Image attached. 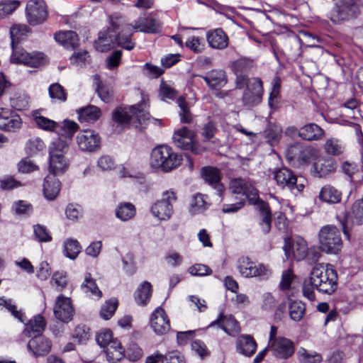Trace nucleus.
<instances>
[{"instance_id": "64", "label": "nucleus", "mask_w": 363, "mask_h": 363, "mask_svg": "<svg viewBox=\"0 0 363 363\" xmlns=\"http://www.w3.org/2000/svg\"><path fill=\"white\" fill-rule=\"evenodd\" d=\"M73 338L79 343H84L89 338V329L85 325H78L75 328Z\"/></svg>"}, {"instance_id": "60", "label": "nucleus", "mask_w": 363, "mask_h": 363, "mask_svg": "<svg viewBox=\"0 0 363 363\" xmlns=\"http://www.w3.org/2000/svg\"><path fill=\"white\" fill-rule=\"evenodd\" d=\"M252 67V61L247 59H239L233 65L235 74H245Z\"/></svg>"}, {"instance_id": "31", "label": "nucleus", "mask_w": 363, "mask_h": 363, "mask_svg": "<svg viewBox=\"0 0 363 363\" xmlns=\"http://www.w3.org/2000/svg\"><path fill=\"white\" fill-rule=\"evenodd\" d=\"M152 294V286L149 281L143 282L135 293V300L138 305L144 306L150 301Z\"/></svg>"}, {"instance_id": "19", "label": "nucleus", "mask_w": 363, "mask_h": 363, "mask_svg": "<svg viewBox=\"0 0 363 363\" xmlns=\"http://www.w3.org/2000/svg\"><path fill=\"white\" fill-rule=\"evenodd\" d=\"M218 325L219 328L223 330L230 336L238 335L241 330L239 323L232 315H223L220 313L218 318L210 324V327Z\"/></svg>"}, {"instance_id": "6", "label": "nucleus", "mask_w": 363, "mask_h": 363, "mask_svg": "<svg viewBox=\"0 0 363 363\" xmlns=\"http://www.w3.org/2000/svg\"><path fill=\"white\" fill-rule=\"evenodd\" d=\"M318 242L322 252L327 254H337L342 244L340 230L331 225L322 227L318 233Z\"/></svg>"}, {"instance_id": "57", "label": "nucleus", "mask_w": 363, "mask_h": 363, "mask_svg": "<svg viewBox=\"0 0 363 363\" xmlns=\"http://www.w3.org/2000/svg\"><path fill=\"white\" fill-rule=\"evenodd\" d=\"M0 306L5 307L13 314L16 318L18 319L21 322L23 323L25 321L24 315L21 311H18L16 310V306L13 303L12 300L0 298Z\"/></svg>"}, {"instance_id": "26", "label": "nucleus", "mask_w": 363, "mask_h": 363, "mask_svg": "<svg viewBox=\"0 0 363 363\" xmlns=\"http://www.w3.org/2000/svg\"><path fill=\"white\" fill-rule=\"evenodd\" d=\"M292 248L294 257L297 260L303 259L308 253V245L306 240L301 237L294 238L291 246V244L285 243L284 250L287 257L289 256V250Z\"/></svg>"}, {"instance_id": "61", "label": "nucleus", "mask_w": 363, "mask_h": 363, "mask_svg": "<svg viewBox=\"0 0 363 363\" xmlns=\"http://www.w3.org/2000/svg\"><path fill=\"white\" fill-rule=\"evenodd\" d=\"M114 340H118L113 337V333L110 330H104L100 332L96 336V342L101 347L106 348L110 343Z\"/></svg>"}, {"instance_id": "24", "label": "nucleus", "mask_w": 363, "mask_h": 363, "mask_svg": "<svg viewBox=\"0 0 363 363\" xmlns=\"http://www.w3.org/2000/svg\"><path fill=\"white\" fill-rule=\"evenodd\" d=\"M206 39L209 46L213 49L223 50L229 43L228 36L221 28L209 30Z\"/></svg>"}, {"instance_id": "4", "label": "nucleus", "mask_w": 363, "mask_h": 363, "mask_svg": "<svg viewBox=\"0 0 363 363\" xmlns=\"http://www.w3.org/2000/svg\"><path fill=\"white\" fill-rule=\"evenodd\" d=\"M183 160L182 155L173 150L167 145H161L152 150L150 166L164 172H169L177 168Z\"/></svg>"}, {"instance_id": "46", "label": "nucleus", "mask_w": 363, "mask_h": 363, "mask_svg": "<svg viewBox=\"0 0 363 363\" xmlns=\"http://www.w3.org/2000/svg\"><path fill=\"white\" fill-rule=\"evenodd\" d=\"M318 156V150L311 146H301V150L298 158L300 164H308L312 160H316Z\"/></svg>"}, {"instance_id": "13", "label": "nucleus", "mask_w": 363, "mask_h": 363, "mask_svg": "<svg viewBox=\"0 0 363 363\" xmlns=\"http://www.w3.org/2000/svg\"><path fill=\"white\" fill-rule=\"evenodd\" d=\"M28 22L32 26L43 23L48 18V10L43 0H30L26 8Z\"/></svg>"}, {"instance_id": "51", "label": "nucleus", "mask_w": 363, "mask_h": 363, "mask_svg": "<svg viewBox=\"0 0 363 363\" xmlns=\"http://www.w3.org/2000/svg\"><path fill=\"white\" fill-rule=\"evenodd\" d=\"M141 96L140 103L129 107L132 113H143L148 111L149 96L142 90H139Z\"/></svg>"}, {"instance_id": "5", "label": "nucleus", "mask_w": 363, "mask_h": 363, "mask_svg": "<svg viewBox=\"0 0 363 363\" xmlns=\"http://www.w3.org/2000/svg\"><path fill=\"white\" fill-rule=\"evenodd\" d=\"M68 145L62 138L55 140L49 146V172L50 175L63 174L69 167V160L65 156Z\"/></svg>"}, {"instance_id": "40", "label": "nucleus", "mask_w": 363, "mask_h": 363, "mask_svg": "<svg viewBox=\"0 0 363 363\" xmlns=\"http://www.w3.org/2000/svg\"><path fill=\"white\" fill-rule=\"evenodd\" d=\"M135 208L128 202L121 203L116 210V216L121 220L126 221L133 218L135 215Z\"/></svg>"}, {"instance_id": "22", "label": "nucleus", "mask_w": 363, "mask_h": 363, "mask_svg": "<svg viewBox=\"0 0 363 363\" xmlns=\"http://www.w3.org/2000/svg\"><path fill=\"white\" fill-rule=\"evenodd\" d=\"M51 347V342L43 335L35 336L28 343V350L35 357L46 355L50 351Z\"/></svg>"}, {"instance_id": "14", "label": "nucleus", "mask_w": 363, "mask_h": 363, "mask_svg": "<svg viewBox=\"0 0 363 363\" xmlns=\"http://www.w3.org/2000/svg\"><path fill=\"white\" fill-rule=\"evenodd\" d=\"M359 12V4L354 0H343L342 4L331 14V20L336 23H340L357 17Z\"/></svg>"}, {"instance_id": "27", "label": "nucleus", "mask_w": 363, "mask_h": 363, "mask_svg": "<svg viewBox=\"0 0 363 363\" xmlns=\"http://www.w3.org/2000/svg\"><path fill=\"white\" fill-rule=\"evenodd\" d=\"M201 77L212 89L223 87L228 82L225 72L222 69H213L205 76H201Z\"/></svg>"}, {"instance_id": "37", "label": "nucleus", "mask_w": 363, "mask_h": 363, "mask_svg": "<svg viewBox=\"0 0 363 363\" xmlns=\"http://www.w3.org/2000/svg\"><path fill=\"white\" fill-rule=\"evenodd\" d=\"M281 79L275 77L272 82V90L269 97V106L272 111H277L280 101Z\"/></svg>"}, {"instance_id": "8", "label": "nucleus", "mask_w": 363, "mask_h": 363, "mask_svg": "<svg viewBox=\"0 0 363 363\" xmlns=\"http://www.w3.org/2000/svg\"><path fill=\"white\" fill-rule=\"evenodd\" d=\"M13 49L11 55V62L15 64H23L31 67H38L47 62L46 57L43 52H27L24 49L11 46Z\"/></svg>"}, {"instance_id": "55", "label": "nucleus", "mask_w": 363, "mask_h": 363, "mask_svg": "<svg viewBox=\"0 0 363 363\" xmlns=\"http://www.w3.org/2000/svg\"><path fill=\"white\" fill-rule=\"evenodd\" d=\"M178 95V92L174 88L162 82L159 89V96L163 101L173 100Z\"/></svg>"}, {"instance_id": "48", "label": "nucleus", "mask_w": 363, "mask_h": 363, "mask_svg": "<svg viewBox=\"0 0 363 363\" xmlns=\"http://www.w3.org/2000/svg\"><path fill=\"white\" fill-rule=\"evenodd\" d=\"M118 301L115 298H111L106 301L100 310V316L104 320L110 319L114 314L118 308Z\"/></svg>"}, {"instance_id": "11", "label": "nucleus", "mask_w": 363, "mask_h": 363, "mask_svg": "<svg viewBox=\"0 0 363 363\" xmlns=\"http://www.w3.org/2000/svg\"><path fill=\"white\" fill-rule=\"evenodd\" d=\"M76 143L80 150L92 152L100 149L101 138L94 130L86 129L77 135Z\"/></svg>"}, {"instance_id": "16", "label": "nucleus", "mask_w": 363, "mask_h": 363, "mask_svg": "<svg viewBox=\"0 0 363 363\" xmlns=\"http://www.w3.org/2000/svg\"><path fill=\"white\" fill-rule=\"evenodd\" d=\"M264 93L263 84L259 78H252L247 84V87L242 96L243 103L247 106L258 104Z\"/></svg>"}, {"instance_id": "9", "label": "nucleus", "mask_w": 363, "mask_h": 363, "mask_svg": "<svg viewBox=\"0 0 363 363\" xmlns=\"http://www.w3.org/2000/svg\"><path fill=\"white\" fill-rule=\"evenodd\" d=\"M150 120L147 115H113L112 127L116 133H120L127 126L135 128H145Z\"/></svg>"}, {"instance_id": "50", "label": "nucleus", "mask_w": 363, "mask_h": 363, "mask_svg": "<svg viewBox=\"0 0 363 363\" xmlns=\"http://www.w3.org/2000/svg\"><path fill=\"white\" fill-rule=\"evenodd\" d=\"M298 359L301 363H320L322 357L317 352H309L302 348L298 352Z\"/></svg>"}, {"instance_id": "35", "label": "nucleus", "mask_w": 363, "mask_h": 363, "mask_svg": "<svg viewBox=\"0 0 363 363\" xmlns=\"http://www.w3.org/2000/svg\"><path fill=\"white\" fill-rule=\"evenodd\" d=\"M123 26H121L120 28L116 29L112 26L114 30H119L118 35L115 37L114 43L119 47L131 50L135 45L131 38L133 33H128V30H123Z\"/></svg>"}, {"instance_id": "30", "label": "nucleus", "mask_w": 363, "mask_h": 363, "mask_svg": "<svg viewBox=\"0 0 363 363\" xmlns=\"http://www.w3.org/2000/svg\"><path fill=\"white\" fill-rule=\"evenodd\" d=\"M298 135L306 140H318L323 138L324 130L315 123H309L300 128Z\"/></svg>"}, {"instance_id": "36", "label": "nucleus", "mask_w": 363, "mask_h": 363, "mask_svg": "<svg viewBox=\"0 0 363 363\" xmlns=\"http://www.w3.org/2000/svg\"><path fill=\"white\" fill-rule=\"evenodd\" d=\"M21 123L20 115H0V129L2 130L14 131L21 127Z\"/></svg>"}, {"instance_id": "53", "label": "nucleus", "mask_w": 363, "mask_h": 363, "mask_svg": "<svg viewBox=\"0 0 363 363\" xmlns=\"http://www.w3.org/2000/svg\"><path fill=\"white\" fill-rule=\"evenodd\" d=\"M29 32V28L23 24H17L13 26L10 29V35L11 38V46L18 43L21 38Z\"/></svg>"}, {"instance_id": "3", "label": "nucleus", "mask_w": 363, "mask_h": 363, "mask_svg": "<svg viewBox=\"0 0 363 363\" xmlns=\"http://www.w3.org/2000/svg\"><path fill=\"white\" fill-rule=\"evenodd\" d=\"M110 23L116 29L123 26V30H128L130 33L134 32L156 33L161 30L160 21L152 16L140 17L133 24L127 23L125 17L121 13H115L110 16Z\"/></svg>"}, {"instance_id": "28", "label": "nucleus", "mask_w": 363, "mask_h": 363, "mask_svg": "<svg viewBox=\"0 0 363 363\" xmlns=\"http://www.w3.org/2000/svg\"><path fill=\"white\" fill-rule=\"evenodd\" d=\"M61 189V184L56 176L48 175L43 183V194L48 200H54L59 194Z\"/></svg>"}, {"instance_id": "29", "label": "nucleus", "mask_w": 363, "mask_h": 363, "mask_svg": "<svg viewBox=\"0 0 363 363\" xmlns=\"http://www.w3.org/2000/svg\"><path fill=\"white\" fill-rule=\"evenodd\" d=\"M55 39L67 49H74L79 45V37L72 30L57 32L55 34Z\"/></svg>"}, {"instance_id": "21", "label": "nucleus", "mask_w": 363, "mask_h": 363, "mask_svg": "<svg viewBox=\"0 0 363 363\" xmlns=\"http://www.w3.org/2000/svg\"><path fill=\"white\" fill-rule=\"evenodd\" d=\"M201 175L205 182L213 186L218 191V194L221 196L224 186L220 183L221 174L220 170L212 167H204L202 168Z\"/></svg>"}, {"instance_id": "42", "label": "nucleus", "mask_w": 363, "mask_h": 363, "mask_svg": "<svg viewBox=\"0 0 363 363\" xmlns=\"http://www.w3.org/2000/svg\"><path fill=\"white\" fill-rule=\"evenodd\" d=\"M45 327V320L43 316L38 315L31 319L26 325L25 331L30 335L32 333H41Z\"/></svg>"}, {"instance_id": "25", "label": "nucleus", "mask_w": 363, "mask_h": 363, "mask_svg": "<svg viewBox=\"0 0 363 363\" xmlns=\"http://www.w3.org/2000/svg\"><path fill=\"white\" fill-rule=\"evenodd\" d=\"M313 167L316 175L321 178L333 173L336 169V163L333 158L318 156Z\"/></svg>"}, {"instance_id": "41", "label": "nucleus", "mask_w": 363, "mask_h": 363, "mask_svg": "<svg viewBox=\"0 0 363 363\" xmlns=\"http://www.w3.org/2000/svg\"><path fill=\"white\" fill-rule=\"evenodd\" d=\"M114 43L111 34L100 32L98 39L95 41V48L97 50L104 52L109 50Z\"/></svg>"}, {"instance_id": "54", "label": "nucleus", "mask_w": 363, "mask_h": 363, "mask_svg": "<svg viewBox=\"0 0 363 363\" xmlns=\"http://www.w3.org/2000/svg\"><path fill=\"white\" fill-rule=\"evenodd\" d=\"M19 5L20 1L17 0H8L0 2V19L12 13Z\"/></svg>"}, {"instance_id": "47", "label": "nucleus", "mask_w": 363, "mask_h": 363, "mask_svg": "<svg viewBox=\"0 0 363 363\" xmlns=\"http://www.w3.org/2000/svg\"><path fill=\"white\" fill-rule=\"evenodd\" d=\"M45 148V143L38 137L29 139L25 147L26 153L29 155H35L39 152L43 151Z\"/></svg>"}, {"instance_id": "62", "label": "nucleus", "mask_w": 363, "mask_h": 363, "mask_svg": "<svg viewBox=\"0 0 363 363\" xmlns=\"http://www.w3.org/2000/svg\"><path fill=\"white\" fill-rule=\"evenodd\" d=\"M33 230L35 238L40 242H50L52 240V237L48 229L40 224L35 225L33 226Z\"/></svg>"}, {"instance_id": "45", "label": "nucleus", "mask_w": 363, "mask_h": 363, "mask_svg": "<svg viewBox=\"0 0 363 363\" xmlns=\"http://www.w3.org/2000/svg\"><path fill=\"white\" fill-rule=\"evenodd\" d=\"M79 128L77 123L70 120H64L60 125L59 135L65 138L72 139Z\"/></svg>"}, {"instance_id": "59", "label": "nucleus", "mask_w": 363, "mask_h": 363, "mask_svg": "<svg viewBox=\"0 0 363 363\" xmlns=\"http://www.w3.org/2000/svg\"><path fill=\"white\" fill-rule=\"evenodd\" d=\"M34 121L39 128L45 130L52 131L57 126L55 121L42 116L34 117Z\"/></svg>"}, {"instance_id": "17", "label": "nucleus", "mask_w": 363, "mask_h": 363, "mask_svg": "<svg viewBox=\"0 0 363 363\" xmlns=\"http://www.w3.org/2000/svg\"><path fill=\"white\" fill-rule=\"evenodd\" d=\"M267 348L273 356L279 359H287L294 353V342L284 337L279 336L278 339L268 343Z\"/></svg>"}, {"instance_id": "15", "label": "nucleus", "mask_w": 363, "mask_h": 363, "mask_svg": "<svg viewBox=\"0 0 363 363\" xmlns=\"http://www.w3.org/2000/svg\"><path fill=\"white\" fill-rule=\"evenodd\" d=\"M150 325L153 332L157 335H164L170 330L169 318L162 307L156 308L152 313L150 318Z\"/></svg>"}, {"instance_id": "52", "label": "nucleus", "mask_w": 363, "mask_h": 363, "mask_svg": "<svg viewBox=\"0 0 363 363\" xmlns=\"http://www.w3.org/2000/svg\"><path fill=\"white\" fill-rule=\"evenodd\" d=\"M70 62L73 65L82 67L90 63L91 57L86 50H81L72 54Z\"/></svg>"}, {"instance_id": "32", "label": "nucleus", "mask_w": 363, "mask_h": 363, "mask_svg": "<svg viewBox=\"0 0 363 363\" xmlns=\"http://www.w3.org/2000/svg\"><path fill=\"white\" fill-rule=\"evenodd\" d=\"M210 201L206 195L196 194L192 196L189 211L191 214H199L203 213L210 206Z\"/></svg>"}, {"instance_id": "2", "label": "nucleus", "mask_w": 363, "mask_h": 363, "mask_svg": "<svg viewBox=\"0 0 363 363\" xmlns=\"http://www.w3.org/2000/svg\"><path fill=\"white\" fill-rule=\"evenodd\" d=\"M230 189L233 194L240 195V198L248 199L252 203H256L259 211V225L264 233H268L272 227V213L269 205L259 200L258 191L253 184L245 179H233L230 182Z\"/></svg>"}, {"instance_id": "58", "label": "nucleus", "mask_w": 363, "mask_h": 363, "mask_svg": "<svg viewBox=\"0 0 363 363\" xmlns=\"http://www.w3.org/2000/svg\"><path fill=\"white\" fill-rule=\"evenodd\" d=\"M324 149L328 154L338 155L342 152V146L339 141L334 138L328 139L324 145Z\"/></svg>"}, {"instance_id": "1", "label": "nucleus", "mask_w": 363, "mask_h": 363, "mask_svg": "<svg viewBox=\"0 0 363 363\" xmlns=\"http://www.w3.org/2000/svg\"><path fill=\"white\" fill-rule=\"evenodd\" d=\"M337 288V274L332 265L316 264L310 276L303 283V296L310 301L315 299L314 289L325 294H333Z\"/></svg>"}, {"instance_id": "18", "label": "nucleus", "mask_w": 363, "mask_h": 363, "mask_svg": "<svg viewBox=\"0 0 363 363\" xmlns=\"http://www.w3.org/2000/svg\"><path fill=\"white\" fill-rule=\"evenodd\" d=\"M53 312L55 318L59 320L67 323L70 321L74 315V308L70 298L60 296L57 298Z\"/></svg>"}, {"instance_id": "44", "label": "nucleus", "mask_w": 363, "mask_h": 363, "mask_svg": "<svg viewBox=\"0 0 363 363\" xmlns=\"http://www.w3.org/2000/svg\"><path fill=\"white\" fill-rule=\"evenodd\" d=\"M289 313L293 320L299 321L303 318L305 313V306L303 303L290 300Z\"/></svg>"}, {"instance_id": "49", "label": "nucleus", "mask_w": 363, "mask_h": 363, "mask_svg": "<svg viewBox=\"0 0 363 363\" xmlns=\"http://www.w3.org/2000/svg\"><path fill=\"white\" fill-rule=\"evenodd\" d=\"M94 83L96 86V91L100 99L104 102H108L111 99L108 88L102 84L101 77L99 74H96L93 76Z\"/></svg>"}, {"instance_id": "39", "label": "nucleus", "mask_w": 363, "mask_h": 363, "mask_svg": "<svg viewBox=\"0 0 363 363\" xmlns=\"http://www.w3.org/2000/svg\"><path fill=\"white\" fill-rule=\"evenodd\" d=\"M81 289L84 293L89 296H94L99 298L102 296L101 291L99 289L95 281L89 273L85 275L84 281L81 285Z\"/></svg>"}, {"instance_id": "10", "label": "nucleus", "mask_w": 363, "mask_h": 363, "mask_svg": "<svg viewBox=\"0 0 363 363\" xmlns=\"http://www.w3.org/2000/svg\"><path fill=\"white\" fill-rule=\"evenodd\" d=\"M238 269L240 274L246 278L266 279L271 274L267 267L263 264L254 262L247 257H242L238 259Z\"/></svg>"}, {"instance_id": "12", "label": "nucleus", "mask_w": 363, "mask_h": 363, "mask_svg": "<svg viewBox=\"0 0 363 363\" xmlns=\"http://www.w3.org/2000/svg\"><path fill=\"white\" fill-rule=\"evenodd\" d=\"M274 178L278 186L282 189H289L294 194L302 191L304 189L303 184H297V177L287 168H281L275 171Z\"/></svg>"}, {"instance_id": "63", "label": "nucleus", "mask_w": 363, "mask_h": 363, "mask_svg": "<svg viewBox=\"0 0 363 363\" xmlns=\"http://www.w3.org/2000/svg\"><path fill=\"white\" fill-rule=\"evenodd\" d=\"M185 45L196 53H200L204 50V44L201 43V38L197 36L189 37L186 41Z\"/></svg>"}, {"instance_id": "38", "label": "nucleus", "mask_w": 363, "mask_h": 363, "mask_svg": "<svg viewBox=\"0 0 363 363\" xmlns=\"http://www.w3.org/2000/svg\"><path fill=\"white\" fill-rule=\"evenodd\" d=\"M319 198L329 203H337L341 200V193L333 186H325L320 191Z\"/></svg>"}, {"instance_id": "7", "label": "nucleus", "mask_w": 363, "mask_h": 363, "mask_svg": "<svg viewBox=\"0 0 363 363\" xmlns=\"http://www.w3.org/2000/svg\"><path fill=\"white\" fill-rule=\"evenodd\" d=\"M177 192L173 189L164 191L162 198L155 202L150 211L160 220H167L173 215V203L177 201Z\"/></svg>"}, {"instance_id": "33", "label": "nucleus", "mask_w": 363, "mask_h": 363, "mask_svg": "<svg viewBox=\"0 0 363 363\" xmlns=\"http://www.w3.org/2000/svg\"><path fill=\"white\" fill-rule=\"evenodd\" d=\"M105 353L109 363H117L124 357V350L118 340H114L106 347Z\"/></svg>"}, {"instance_id": "20", "label": "nucleus", "mask_w": 363, "mask_h": 363, "mask_svg": "<svg viewBox=\"0 0 363 363\" xmlns=\"http://www.w3.org/2000/svg\"><path fill=\"white\" fill-rule=\"evenodd\" d=\"M257 345L250 335H241L235 341L236 351L245 357L252 356L257 350Z\"/></svg>"}, {"instance_id": "23", "label": "nucleus", "mask_w": 363, "mask_h": 363, "mask_svg": "<svg viewBox=\"0 0 363 363\" xmlns=\"http://www.w3.org/2000/svg\"><path fill=\"white\" fill-rule=\"evenodd\" d=\"M196 134L186 127H182L174 131L172 135L174 144L179 148L186 150L194 141Z\"/></svg>"}, {"instance_id": "56", "label": "nucleus", "mask_w": 363, "mask_h": 363, "mask_svg": "<svg viewBox=\"0 0 363 363\" xmlns=\"http://www.w3.org/2000/svg\"><path fill=\"white\" fill-rule=\"evenodd\" d=\"M51 99L65 101L67 99V94L65 89L58 83L52 84L48 89Z\"/></svg>"}, {"instance_id": "43", "label": "nucleus", "mask_w": 363, "mask_h": 363, "mask_svg": "<svg viewBox=\"0 0 363 363\" xmlns=\"http://www.w3.org/2000/svg\"><path fill=\"white\" fill-rule=\"evenodd\" d=\"M82 247L77 240L68 239L64 243V252L66 257L71 259H74L79 252Z\"/></svg>"}, {"instance_id": "34", "label": "nucleus", "mask_w": 363, "mask_h": 363, "mask_svg": "<svg viewBox=\"0 0 363 363\" xmlns=\"http://www.w3.org/2000/svg\"><path fill=\"white\" fill-rule=\"evenodd\" d=\"M347 220L353 224L363 225V198L353 203L347 213Z\"/></svg>"}]
</instances>
